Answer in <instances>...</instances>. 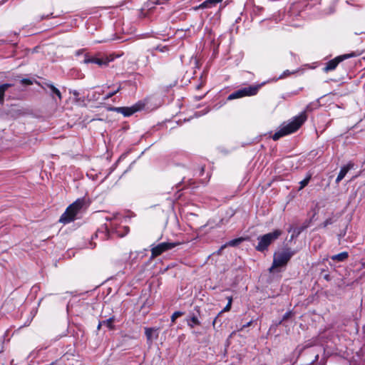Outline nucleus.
<instances>
[{"label": "nucleus", "instance_id": "1", "mask_svg": "<svg viewBox=\"0 0 365 365\" xmlns=\"http://www.w3.org/2000/svg\"><path fill=\"white\" fill-rule=\"evenodd\" d=\"M307 120V115L305 113H301L299 115L295 116L290 122L288 123L282 124L279 130H277L273 135L272 139L274 140H277L280 138L285 136L287 135L291 134L295 131H297L301 125L305 122Z\"/></svg>", "mask_w": 365, "mask_h": 365}, {"label": "nucleus", "instance_id": "2", "mask_svg": "<svg viewBox=\"0 0 365 365\" xmlns=\"http://www.w3.org/2000/svg\"><path fill=\"white\" fill-rule=\"evenodd\" d=\"M295 254L294 251L290 248H285L281 252H275L273 257L272 265L269 268V272H272L279 267H284Z\"/></svg>", "mask_w": 365, "mask_h": 365}, {"label": "nucleus", "instance_id": "3", "mask_svg": "<svg viewBox=\"0 0 365 365\" xmlns=\"http://www.w3.org/2000/svg\"><path fill=\"white\" fill-rule=\"evenodd\" d=\"M280 230H275L272 232H269L257 237L258 244L255 249L259 252H264L267 250L268 247L275 240H277L282 235Z\"/></svg>", "mask_w": 365, "mask_h": 365}, {"label": "nucleus", "instance_id": "4", "mask_svg": "<svg viewBox=\"0 0 365 365\" xmlns=\"http://www.w3.org/2000/svg\"><path fill=\"white\" fill-rule=\"evenodd\" d=\"M83 205V200H78L75 201L66 208V211L61 216L59 222L67 224L73 221Z\"/></svg>", "mask_w": 365, "mask_h": 365}, {"label": "nucleus", "instance_id": "5", "mask_svg": "<svg viewBox=\"0 0 365 365\" xmlns=\"http://www.w3.org/2000/svg\"><path fill=\"white\" fill-rule=\"evenodd\" d=\"M180 245V242H161L158 245H151V259H154L163 253L170 250L173 248H175L176 246Z\"/></svg>", "mask_w": 365, "mask_h": 365}, {"label": "nucleus", "instance_id": "6", "mask_svg": "<svg viewBox=\"0 0 365 365\" xmlns=\"http://www.w3.org/2000/svg\"><path fill=\"white\" fill-rule=\"evenodd\" d=\"M259 86H250L240 88L228 96L227 100L231 101L245 96H252L257 93Z\"/></svg>", "mask_w": 365, "mask_h": 365}, {"label": "nucleus", "instance_id": "7", "mask_svg": "<svg viewBox=\"0 0 365 365\" xmlns=\"http://www.w3.org/2000/svg\"><path fill=\"white\" fill-rule=\"evenodd\" d=\"M351 56H353V54H344L336 56V58L329 61L327 63H326L325 66L323 68L324 72L328 73L335 70L339 63Z\"/></svg>", "mask_w": 365, "mask_h": 365}, {"label": "nucleus", "instance_id": "8", "mask_svg": "<svg viewBox=\"0 0 365 365\" xmlns=\"http://www.w3.org/2000/svg\"><path fill=\"white\" fill-rule=\"evenodd\" d=\"M84 63H96L99 66H106L109 63V60L106 58H98L97 56H91L88 54H86L83 59Z\"/></svg>", "mask_w": 365, "mask_h": 365}, {"label": "nucleus", "instance_id": "9", "mask_svg": "<svg viewBox=\"0 0 365 365\" xmlns=\"http://www.w3.org/2000/svg\"><path fill=\"white\" fill-rule=\"evenodd\" d=\"M354 167V163L349 162L346 165L343 166L336 179V183H339L346 175V173Z\"/></svg>", "mask_w": 365, "mask_h": 365}, {"label": "nucleus", "instance_id": "10", "mask_svg": "<svg viewBox=\"0 0 365 365\" xmlns=\"http://www.w3.org/2000/svg\"><path fill=\"white\" fill-rule=\"evenodd\" d=\"M44 86H42V88L45 89L46 87L48 88L50 90V91H51L50 92V95H51V96L52 97L53 99H55L54 98V95H55V96H57V98H58L59 101H61L62 100V95H61V93L59 91L58 88L55 87L51 83H45Z\"/></svg>", "mask_w": 365, "mask_h": 365}, {"label": "nucleus", "instance_id": "11", "mask_svg": "<svg viewBox=\"0 0 365 365\" xmlns=\"http://www.w3.org/2000/svg\"><path fill=\"white\" fill-rule=\"evenodd\" d=\"M139 110L137 106L132 107H120L118 113H122L125 117H128Z\"/></svg>", "mask_w": 365, "mask_h": 365}, {"label": "nucleus", "instance_id": "12", "mask_svg": "<svg viewBox=\"0 0 365 365\" xmlns=\"http://www.w3.org/2000/svg\"><path fill=\"white\" fill-rule=\"evenodd\" d=\"M12 84L11 83H4L0 85V104L3 105L4 103V96L5 92L8 90L9 88L11 87Z\"/></svg>", "mask_w": 365, "mask_h": 365}, {"label": "nucleus", "instance_id": "13", "mask_svg": "<svg viewBox=\"0 0 365 365\" xmlns=\"http://www.w3.org/2000/svg\"><path fill=\"white\" fill-rule=\"evenodd\" d=\"M349 257V254L347 252H342L339 254L332 255L331 257V260L335 262H344Z\"/></svg>", "mask_w": 365, "mask_h": 365}, {"label": "nucleus", "instance_id": "14", "mask_svg": "<svg viewBox=\"0 0 365 365\" xmlns=\"http://www.w3.org/2000/svg\"><path fill=\"white\" fill-rule=\"evenodd\" d=\"M244 240L243 238L242 237H240V238H237V239H234V240H232L229 242H227L225 245H222L219 252H220L222 250H223L225 247L227 246H230V247H235V246H237L238 245H240L242 241Z\"/></svg>", "mask_w": 365, "mask_h": 365}, {"label": "nucleus", "instance_id": "15", "mask_svg": "<svg viewBox=\"0 0 365 365\" xmlns=\"http://www.w3.org/2000/svg\"><path fill=\"white\" fill-rule=\"evenodd\" d=\"M114 321H115V318H114V317H112L106 320L101 321L100 325L106 326L109 329L113 330V329H115V326L113 324Z\"/></svg>", "mask_w": 365, "mask_h": 365}, {"label": "nucleus", "instance_id": "16", "mask_svg": "<svg viewBox=\"0 0 365 365\" xmlns=\"http://www.w3.org/2000/svg\"><path fill=\"white\" fill-rule=\"evenodd\" d=\"M200 322L199 321V319H197V317L196 316L193 315L187 320V325L191 328H193L195 325H200Z\"/></svg>", "mask_w": 365, "mask_h": 365}, {"label": "nucleus", "instance_id": "17", "mask_svg": "<svg viewBox=\"0 0 365 365\" xmlns=\"http://www.w3.org/2000/svg\"><path fill=\"white\" fill-rule=\"evenodd\" d=\"M222 0H206L203 3H202L199 7L201 9L209 7L210 4H216L217 3L221 2Z\"/></svg>", "mask_w": 365, "mask_h": 365}, {"label": "nucleus", "instance_id": "18", "mask_svg": "<svg viewBox=\"0 0 365 365\" xmlns=\"http://www.w3.org/2000/svg\"><path fill=\"white\" fill-rule=\"evenodd\" d=\"M107 233H108V229L106 227H103L101 230H98L96 233V237H98L99 235H101V239L102 240H106V237H107Z\"/></svg>", "mask_w": 365, "mask_h": 365}, {"label": "nucleus", "instance_id": "19", "mask_svg": "<svg viewBox=\"0 0 365 365\" xmlns=\"http://www.w3.org/2000/svg\"><path fill=\"white\" fill-rule=\"evenodd\" d=\"M120 90H121V86H120V85H119L115 91H111V92H109L108 93H107V94L103 97V100H104V101H106V100L109 99L110 98H111V97H113L114 95H115L117 93H118Z\"/></svg>", "mask_w": 365, "mask_h": 365}, {"label": "nucleus", "instance_id": "20", "mask_svg": "<svg viewBox=\"0 0 365 365\" xmlns=\"http://www.w3.org/2000/svg\"><path fill=\"white\" fill-rule=\"evenodd\" d=\"M311 177V175H308L306 178L299 182L300 187L299 188V190H302L304 187H306L308 185V183L310 181Z\"/></svg>", "mask_w": 365, "mask_h": 365}, {"label": "nucleus", "instance_id": "21", "mask_svg": "<svg viewBox=\"0 0 365 365\" xmlns=\"http://www.w3.org/2000/svg\"><path fill=\"white\" fill-rule=\"evenodd\" d=\"M232 304H230V302H227V305L225 307V308L218 314V315L215 317V319L212 322V326L215 327V323L217 321V317L222 313L225 312H228L231 309Z\"/></svg>", "mask_w": 365, "mask_h": 365}, {"label": "nucleus", "instance_id": "22", "mask_svg": "<svg viewBox=\"0 0 365 365\" xmlns=\"http://www.w3.org/2000/svg\"><path fill=\"white\" fill-rule=\"evenodd\" d=\"M336 220V219L335 218V217H329L328 219H327L323 223H322V227H327L328 225H331L333 224L334 222H335Z\"/></svg>", "mask_w": 365, "mask_h": 365}, {"label": "nucleus", "instance_id": "23", "mask_svg": "<svg viewBox=\"0 0 365 365\" xmlns=\"http://www.w3.org/2000/svg\"><path fill=\"white\" fill-rule=\"evenodd\" d=\"M154 332V329L152 328H145V334L148 338V339H151L152 334Z\"/></svg>", "mask_w": 365, "mask_h": 365}, {"label": "nucleus", "instance_id": "24", "mask_svg": "<svg viewBox=\"0 0 365 365\" xmlns=\"http://www.w3.org/2000/svg\"><path fill=\"white\" fill-rule=\"evenodd\" d=\"M182 314H183V313L181 312H175L171 316L172 322H174L177 318L180 317Z\"/></svg>", "mask_w": 365, "mask_h": 365}, {"label": "nucleus", "instance_id": "25", "mask_svg": "<svg viewBox=\"0 0 365 365\" xmlns=\"http://www.w3.org/2000/svg\"><path fill=\"white\" fill-rule=\"evenodd\" d=\"M119 110H120V107H113V106L107 107V110H109V111H115V112L118 113Z\"/></svg>", "mask_w": 365, "mask_h": 365}, {"label": "nucleus", "instance_id": "26", "mask_svg": "<svg viewBox=\"0 0 365 365\" xmlns=\"http://www.w3.org/2000/svg\"><path fill=\"white\" fill-rule=\"evenodd\" d=\"M21 83L23 84H26V85H31L32 84V82L31 80L28 79V78H24L21 80Z\"/></svg>", "mask_w": 365, "mask_h": 365}, {"label": "nucleus", "instance_id": "27", "mask_svg": "<svg viewBox=\"0 0 365 365\" xmlns=\"http://www.w3.org/2000/svg\"><path fill=\"white\" fill-rule=\"evenodd\" d=\"M289 316H290V312L285 313V314L283 316L282 320L287 319Z\"/></svg>", "mask_w": 365, "mask_h": 365}, {"label": "nucleus", "instance_id": "28", "mask_svg": "<svg viewBox=\"0 0 365 365\" xmlns=\"http://www.w3.org/2000/svg\"><path fill=\"white\" fill-rule=\"evenodd\" d=\"M204 172H205V167H201L200 172V175H202Z\"/></svg>", "mask_w": 365, "mask_h": 365}, {"label": "nucleus", "instance_id": "29", "mask_svg": "<svg viewBox=\"0 0 365 365\" xmlns=\"http://www.w3.org/2000/svg\"><path fill=\"white\" fill-rule=\"evenodd\" d=\"M252 324V321L247 322L246 324L243 325L242 329L245 327H248Z\"/></svg>", "mask_w": 365, "mask_h": 365}, {"label": "nucleus", "instance_id": "30", "mask_svg": "<svg viewBox=\"0 0 365 365\" xmlns=\"http://www.w3.org/2000/svg\"><path fill=\"white\" fill-rule=\"evenodd\" d=\"M334 11V8L331 7L330 8V10L329 12H327V14H332Z\"/></svg>", "mask_w": 365, "mask_h": 365}, {"label": "nucleus", "instance_id": "31", "mask_svg": "<svg viewBox=\"0 0 365 365\" xmlns=\"http://www.w3.org/2000/svg\"><path fill=\"white\" fill-rule=\"evenodd\" d=\"M227 300H228V302H230V304H232V297H229L227 298Z\"/></svg>", "mask_w": 365, "mask_h": 365}, {"label": "nucleus", "instance_id": "32", "mask_svg": "<svg viewBox=\"0 0 365 365\" xmlns=\"http://www.w3.org/2000/svg\"><path fill=\"white\" fill-rule=\"evenodd\" d=\"M73 94L74 96H77L78 95V92L77 91H74L73 92Z\"/></svg>", "mask_w": 365, "mask_h": 365}, {"label": "nucleus", "instance_id": "33", "mask_svg": "<svg viewBox=\"0 0 365 365\" xmlns=\"http://www.w3.org/2000/svg\"><path fill=\"white\" fill-rule=\"evenodd\" d=\"M101 326H102V325H100V322H99V323H98V325L97 329H101Z\"/></svg>", "mask_w": 365, "mask_h": 365}, {"label": "nucleus", "instance_id": "34", "mask_svg": "<svg viewBox=\"0 0 365 365\" xmlns=\"http://www.w3.org/2000/svg\"><path fill=\"white\" fill-rule=\"evenodd\" d=\"M81 51H77V53H76V54H77V55H79V54H81Z\"/></svg>", "mask_w": 365, "mask_h": 365}, {"label": "nucleus", "instance_id": "35", "mask_svg": "<svg viewBox=\"0 0 365 365\" xmlns=\"http://www.w3.org/2000/svg\"><path fill=\"white\" fill-rule=\"evenodd\" d=\"M287 73H289V71H287L284 73V75H287Z\"/></svg>", "mask_w": 365, "mask_h": 365}, {"label": "nucleus", "instance_id": "36", "mask_svg": "<svg viewBox=\"0 0 365 365\" xmlns=\"http://www.w3.org/2000/svg\"><path fill=\"white\" fill-rule=\"evenodd\" d=\"M6 0H4V2H5Z\"/></svg>", "mask_w": 365, "mask_h": 365}]
</instances>
